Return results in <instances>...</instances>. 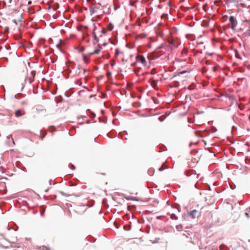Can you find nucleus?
Returning <instances> with one entry per match:
<instances>
[{
    "mask_svg": "<svg viewBox=\"0 0 250 250\" xmlns=\"http://www.w3.org/2000/svg\"><path fill=\"white\" fill-rule=\"evenodd\" d=\"M229 21H230L231 28L232 30H235L237 25V21L235 18L233 16H231L229 17Z\"/></svg>",
    "mask_w": 250,
    "mask_h": 250,
    "instance_id": "7ed1b4c3",
    "label": "nucleus"
},
{
    "mask_svg": "<svg viewBox=\"0 0 250 250\" xmlns=\"http://www.w3.org/2000/svg\"><path fill=\"white\" fill-rule=\"evenodd\" d=\"M41 250H50V249L49 248H48L46 246H43L41 247Z\"/></svg>",
    "mask_w": 250,
    "mask_h": 250,
    "instance_id": "9d476101",
    "label": "nucleus"
},
{
    "mask_svg": "<svg viewBox=\"0 0 250 250\" xmlns=\"http://www.w3.org/2000/svg\"><path fill=\"white\" fill-rule=\"evenodd\" d=\"M148 172L149 175H152L153 173V169L152 168H150L149 169Z\"/></svg>",
    "mask_w": 250,
    "mask_h": 250,
    "instance_id": "ddd939ff",
    "label": "nucleus"
},
{
    "mask_svg": "<svg viewBox=\"0 0 250 250\" xmlns=\"http://www.w3.org/2000/svg\"><path fill=\"white\" fill-rule=\"evenodd\" d=\"M147 58L149 60H151V59H152V58H151V56H148Z\"/></svg>",
    "mask_w": 250,
    "mask_h": 250,
    "instance_id": "f3484780",
    "label": "nucleus"
},
{
    "mask_svg": "<svg viewBox=\"0 0 250 250\" xmlns=\"http://www.w3.org/2000/svg\"><path fill=\"white\" fill-rule=\"evenodd\" d=\"M25 114L24 111H21L20 109H18L15 111V116L17 117H21Z\"/></svg>",
    "mask_w": 250,
    "mask_h": 250,
    "instance_id": "20e7f679",
    "label": "nucleus"
},
{
    "mask_svg": "<svg viewBox=\"0 0 250 250\" xmlns=\"http://www.w3.org/2000/svg\"><path fill=\"white\" fill-rule=\"evenodd\" d=\"M245 215L246 216H247V217H249V213H245Z\"/></svg>",
    "mask_w": 250,
    "mask_h": 250,
    "instance_id": "a211bd4d",
    "label": "nucleus"
},
{
    "mask_svg": "<svg viewBox=\"0 0 250 250\" xmlns=\"http://www.w3.org/2000/svg\"><path fill=\"white\" fill-rule=\"evenodd\" d=\"M13 21L16 24L19 25L21 24V22L22 20V15L21 13L16 12L13 15Z\"/></svg>",
    "mask_w": 250,
    "mask_h": 250,
    "instance_id": "f257e3e1",
    "label": "nucleus"
},
{
    "mask_svg": "<svg viewBox=\"0 0 250 250\" xmlns=\"http://www.w3.org/2000/svg\"><path fill=\"white\" fill-rule=\"evenodd\" d=\"M31 75L34 77L35 75V71H32L31 72Z\"/></svg>",
    "mask_w": 250,
    "mask_h": 250,
    "instance_id": "dca6fc26",
    "label": "nucleus"
},
{
    "mask_svg": "<svg viewBox=\"0 0 250 250\" xmlns=\"http://www.w3.org/2000/svg\"><path fill=\"white\" fill-rule=\"evenodd\" d=\"M32 81H33V80H31V79H29V82L30 83H31Z\"/></svg>",
    "mask_w": 250,
    "mask_h": 250,
    "instance_id": "412c9836",
    "label": "nucleus"
},
{
    "mask_svg": "<svg viewBox=\"0 0 250 250\" xmlns=\"http://www.w3.org/2000/svg\"><path fill=\"white\" fill-rule=\"evenodd\" d=\"M167 168L166 167H164V165L162 166V167H160L159 168V171H162L164 169H166Z\"/></svg>",
    "mask_w": 250,
    "mask_h": 250,
    "instance_id": "4468645a",
    "label": "nucleus"
},
{
    "mask_svg": "<svg viewBox=\"0 0 250 250\" xmlns=\"http://www.w3.org/2000/svg\"><path fill=\"white\" fill-rule=\"evenodd\" d=\"M120 50L119 49H116L115 50V55L117 56V55H118L119 54H120Z\"/></svg>",
    "mask_w": 250,
    "mask_h": 250,
    "instance_id": "2eb2a0df",
    "label": "nucleus"
},
{
    "mask_svg": "<svg viewBox=\"0 0 250 250\" xmlns=\"http://www.w3.org/2000/svg\"><path fill=\"white\" fill-rule=\"evenodd\" d=\"M156 85V83L155 82V81L154 80H152V82H151V85L153 87H155V86Z\"/></svg>",
    "mask_w": 250,
    "mask_h": 250,
    "instance_id": "9b49d317",
    "label": "nucleus"
},
{
    "mask_svg": "<svg viewBox=\"0 0 250 250\" xmlns=\"http://www.w3.org/2000/svg\"><path fill=\"white\" fill-rule=\"evenodd\" d=\"M185 72L184 71H182V72H181L179 73V74H183L184 73H185Z\"/></svg>",
    "mask_w": 250,
    "mask_h": 250,
    "instance_id": "aec40b11",
    "label": "nucleus"
},
{
    "mask_svg": "<svg viewBox=\"0 0 250 250\" xmlns=\"http://www.w3.org/2000/svg\"><path fill=\"white\" fill-rule=\"evenodd\" d=\"M83 61L85 62H87L88 61V59L87 58L86 56L85 55H83Z\"/></svg>",
    "mask_w": 250,
    "mask_h": 250,
    "instance_id": "f8f14e48",
    "label": "nucleus"
},
{
    "mask_svg": "<svg viewBox=\"0 0 250 250\" xmlns=\"http://www.w3.org/2000/svg\"><path fill=\"white\" fill-rule=\"evenodd\" d=\"M101 51V48L95 49L93 52L89 53L90 55H92L95 54H99Z\"/></svg>",
    "mask_w": 250,
    "mask_h": 250,
    "instance_id": "423d86ee",
    "label": "nucleus"
},
{
    "mask_svg": "<svg viewBox=\"0 0 250 250\" xmlns=\"http://www.w3.org/2000/svg\"><path fill=\"white\" fill-rule=\"evenodd\" d=\"M197 213V210H192L191 211H190L189 213V216L193 219V218H195V216H196V214Z\"/></svg>",
    "mask_w": 250,
    "mask_h": 250,
    "instance_id": "39448f33",
    "label": "nucleus"
},
{
    "mask_svg": "<svg viewBox=\"0 0 250 250\" xmlns=\"http://www.w3.org/2000/svg\"><path fill=\"white\" fill-rule=\"evenodd\" d=\"M168 42L169 44H173L174 45H175V41L173 39H172L171 40H168Z\"/></svg>",
    "mask_w": 250,
    "mask_h": 250,
    "instance_id": "1a4fd4ad",
    "label": "nucleus"
},
{
    "mask_svg": "<svg viewBox=\"0 0 250 250\" xmlns=\"http://www.w3.org/2000/svg\"><path fill=\"white\" fill-rule=\"evenodd\" d=\"M246 36H250V27L244 33Z\"/></svg>",
    "mask_w": 250,
    "mask_h": 250,
    "instance_id": "0eeeda50",
    "label": "nucleus"
},
{
    "mask_svg": "<svg viewBox=\"0 0 250 250\" xmlns=\"http://www.w3.org/2000/svg\"><path fill=\"white\" fill-rule=\"evenodd\" d=\"M140 68H135L134 70V72L135 73V74L137 75H139V71H140Z\"/></svg>",
    "mask_w": 250,
    "mask_h": 250,
    "instance_id": "6e6552de",
    "label": "nucleus"
},
{
    "mask_svg": "<svg viewBox=\"0 0 250 250\" xmlns=\"http://www.w3.org/2000/svg\"><path fill=\"white\" fill-rule=\"evenodd\" d=\"M136 61L138 62H141L144 66H147V63L146 58L143 55H137L136 57Z\"/></svg>",
    "mask_w": 250,
    "mask_h": 250,
    "instance_id": "f03ea898",
    "label": "nucleus"
},
{
    "mask_svg": "<svg viewBox=\"0 0 250 250\" xmlns=\"http://www.w3.org/2000/svg\"><path fill=\"white\" fill-rule=\"evenodd\" d=\"M236 57L237 58H240L239 57V55H238V54H236Z\"/></svg>",
    "mask_w": 250,
    "mask_h": 250,
    "instance_id": "6ab92c4d",
    "label": "nucleus"
}]
</instances>
